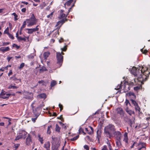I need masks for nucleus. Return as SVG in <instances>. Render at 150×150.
Here are the masks:
<instances>
[{
  "label": "nucleus",
  "instance_id": "7",
  "mask_svg": "<svg viewBox=\"0 0 150 150\" xmlns=\"http://www.w3.org/2000/svg\"><path fill=\"white\" fill-rule=\"evenodd\" d=\"M116 140L121 139L122 134L119 131H115L113 133Z\"/></svg>",
  "mask_w": 150,
  "mask_h": 150
},
{
  "label": "nucleus",
  "instance_id": "17",
  "mask_svg": "<svg viewBox=\"0 0 150 150\" xmlns=\"http://www.w3.org/2000/svg\"><path fill=\"white\" fill-rule=\"evenodd\" d=\"M26 140V144L28 145H30L31 142V140L29 134Z\"/></svg>",
  "mask_w": 150,
  "mask_h": 150
},
{
  "label": "nucleus",
  "instance_id": "50",
  "mask_svg": "<svg viewBox=\"0 0 150 150\" xmlns=\"http://www.w3.org/2000/svg\"><path fill=\"white\" fill-rule=\"evenodd\" d=\"M122 82H121V84L120 85H118V86H117V89H116V88H115V89H117L120 88H122Z\"/></svg>",
  "mask_w": 150,
  "mask_h": 150
},
{
  "label": "nucleus",
  "instance_id": "38",
  "mask_svg": "<svg viewBox=\"0 0 150 150\" xmlns=\"http://www.w3.org/2000/svg\"><path fill=\"white\" fill-rule=\"evenodd\" d=\"M26 21H25L23 22V24L22 25V26L21 28V30H22L25 27L26 25Z\"/></svg>",
  "mask_w": 150,
  "mask_h": 150
},
{
  "label": "nucleus",
  "instance_id": "1",
  "mask_svg": "<svg viewBox=\"0 0 150 150\" xmlns=\"http://www.w3.org/2000/svg\"><path fill=\"white\" fill-rule=\"evenodd\" d=\"M129 70L132 74L137 77V80L140 82L141 84L144 83V82L146 80L150 74L148 68L144 65L139 66L137 68L134 67L129 69Z\"/></svg>",
  "mask_w": 150,
  "mask_h": 150
},
{
  "label": "nucleus",
  "instance_id": "64",
  "mask_svg": "<svg viewBox=\"0 0 150 150\" xmlns=\"http://www.w3.org/2000/svg\"><path fill=\"white\" fill-rule=\"evenodd\" d=\"M5 70H6V69L5 68V67H2L0 69V71H4Z\"/></svg>",
  "mask_w": 150,
  "mask_h": 150
},
{
  "label": "nucleus",
  "instance_id": "18",
  "mask_svg": "<svg viewBox=\"0 0 150 150\" xmlns=\"http://www.w3.org/2000/svg\"><path fill=\"white\" fill-rule=\"evenodd\" d=\"M121 139L116 140V144L118 149L121 147L122 144L121 142Z\"/></svg>",
  "mask_w": 150,
  "mask_h": 150
},
{
  "label": "nucleus",
  "instance_id": "40",
  "mask_svg": "<svg viewBox=\"0 0 150 150\" xmlns=\"http://www.w3.org/2000/svg\"><path fill=\"white\" fill-rule=\"evenodd\" d=\"M125 105L126 106H127V107H128V105H130V104L129 103V101L127 100H126L125 103Z\"/></svg>",
  "mask_w": 150,
  "mask_h": 150
},
{
  "label": "nucleus",
  "instance_id": "55",
  "mask_svg": "<svg viewBox=\"0 0 150 150\" xmlns=\"http://www.w3.org/2000/svg\"><path fill=\"white\" fill-rule=\"evenodd\" d=\"M52 150H58V148L56 146H53L52 147Z\"/></svg>",
  "mask_w": 150,
  "mask_h": 150
},
{
  "label": "nucleus",
  "instance_id": "28",
  "mask_svg": "<svg viewBox=\"0 0 150 150\" xmlns=\"http://www.w3.org/2000/svg\"><path fill=\"white\" fill-rule=\"evenodd\" d=\"M56 84L57 82L56 81L54 80L52 81L50 84V86L51 88H52V87L55 85Z\"/></svg>",
  "mask_w": 150,
  "mask_h": 150
},
{
  "label": "nucleus",
  "instance_id": "46",
  "mask_svg": "<svg viewBox=\"0 0 150 150\" xmlns=\"http://www.w3.org/2000/svg\"><path fill=\"white\" fill-rule=\"evenodd\" d=\"M47 69L46 68L44 67H42L41 69H40V72H42L43 71H46Z\"/></svg>",
  "mask_w": 150,
  "mask_h": 150
},
{
  "label": "nucleus",
  "instance_id": "54",
  "mask_svg": "<svg viewBox=\"0 0 150 150\" xmlns=\"http://www.w3.org/2000/svg\"><path fill=\"white\" fill-rule=\"evenodd\" d=\"M38 83L39 84H41L42 85H43L44 84V83H45L44 81L43 80H41L40 81H38Z\"/></svg>",
  "mask_w": 150,
  "mask_h": 150
},
{
  "label": "nucleus",
  "instance_id": "20",
  "mask_svg": "<svg viewBox=\"0 0 150 150\" xmlns=\"http://www.w3.org/2000/svg\"><path fill=\"white\" fill-rule=\"evenodd\" d=\"M102 131L101 129H98L97 131V139L98 140H99L100 138V137Z\"/></svg>",
  "mask_w": 150,
  "mask_h": 150
},
{
  "label": "nucleus",
  "instance_id": "13",
  "mask_svg": "<svg viewBox=\"0 0 150 150\" xmlns=\"http://www.w3.org/2000/svg\"><path fill=\"white\" fill-rule=\"evenodd\" d=\"M124 88L125 91H128L130 89L129 86L128 84V82L125 81L124 83Z\"/></svg>",
  "mask_w": 150,
  "mask_h": 150
},
{
  "label": "nucleus",
  "instance_id": "45",
  "mask_svg": "<svg viewBox=\"0 0 150 150\" xmlns=\"http://www.w3.org/2000/svg\"><path fill=\"white\" fill-rule=\"evenodd\" d=\"M8 31H9V28L8 27H7L6 30H5V31L4 32V34H8L9 33H8Z\"/></svg>",
  "mask_w": 150,
  "mask_h": 150
},
{
  "label": "nucleus",
  "instance_id": "22",
  "mask_svg": "<svg viewBox=\"0 0 150 150\" xmlns=\"http://www.w3.org/2000/svg\"><path fill=\"white\" fill-rule=\"evenodd\" d=\"M33 113L35 115L36 117L35 118H32L31 119V120L33 122H35L37 118L39 116V113H38L36 114V113L34 111H33Z\"/></svg>",
  "mask_w": 150,
  "mask_h": 150
},
{
  "label": "nucleus",
  "instance_id": "30",
  "mask_svg": "<svg viewBox=\"0 0 150 150\" xmlns=\"http://www.w3.org/2000/svg\"><path fill=\"white\" fill-rule=\"evenodd\" d=\"M89 127L90 128L91 130H90V132H88V134H91L93 133L94 132L93 128L91 126H89Z\"/></svg>",
  "mask_w": 150,
  "mask_h": 150
},
{
  "label": "nucleus",
  "instance_id": "8",
  "mask_svg": "<svg viewBox=\"0 0 150 150\" xmlns=\"http://www.w3.org/2000/svg\"><path fill=\"white\" fill-rule=\"evenodd\" d=\"M138 147L137 149L138 150H141L142 148L146 149V144L144 142H140L138 144Z\"/></svg>",
  "mask_w": 150,
  "mask_h": 150
},
{
  "label": "nucleus",
  "instance_id": "37",
  "mask_svg": "<svg viewBox=\"0 0 150 150\" xmlns=\"http://www.w3.org/2000/svg\"><path fill=\"white\" fill-rule=\"evenodd\" d=\"M38 137L39 138V140L41 144L43 143V140L42 137H41L40 135H38Z\"/></svg>",
  "mask_w": 150,
  "mask_h": 150
},
{
  "label": "nucleus",
  "instance_id": "16",
  "mask_svg": "<svg viewBox=\"0 0 150 150\" xmlns=\"http://www.w3.org/2000/svg\"><path fill=\"white\" fill-rule=\"evenodd\" d=\"M50 143L49 141H48L45 143L44 147L46 149V150H50Z\"/></svg>",
  "mask_w": 150,
  "mask_h": 150
},
{
  "label": "nucleus",
  "instance_id": "24",
  "mask_svg": "<svg viewBox=\"0 0 150 150\" xmlns=\"http://www.w3.org/2000/svg\"><path fill=\"white\" fill-rule=\"evenodd\" d=\"M38 97L40 98L45 99L46 97V95L44 93H41L38 96Z\"/></svg>",
  "mask_w": 150,
  "mask_h": 150
},
{
  "label": "nucleus",
  "instance_id": "36",
  "mask_svg": "<svg viewBox=\"0 0 150 150\" xmlns=\"http://www.w3.org/2000/svg\"><path fill=\"white\" fill-rule=\"evenodd\" d=\"M141 86H137L136 87H134V90L136 91H137L139 89L141 88Z\"/></svg>",
  "mask_w": 150,
  "mask_h": 150
},
{
  "label": "nucleus",
  "instance_id": "51",
  "mask_svg": "<svg viewBox=\"0 0 150 150\" xmlns=\"http://www.w3.org/2000/svg\"><path fill=\"white\" fill-rule=\"evenodd\" d=\"M19 145L20 144H17L14 145V147L15 148L16 150L18 149Z\"/></svg>",
  "mask_w": 150,
  "mask_h": 150
},
{
  "label": "nucleus",
  "instance_id": "44",
  "mask_svg": "<svg viewBox=\"0 0 150 150\" xmlns=\"http://www.w3.org/2000/svg\"><path fill=\"white\" fill-rule=\"evenodd\" d=\"M60 128L57 124L56 125V130L57 131L59 132L60 131Z\"/></svg>",
  "mask_w": 150,
  "mask_h": 150
},
{
  "label": "nucleus",
  "instance_id": "32",
  "mask_svg": "<svg viewBox=\"0 0 150 150\" xmlns=\"http://www.w3.org/2000/svg\"><path fill=\"white\" fill-rule=\"evenodd\" d=\"M73 1V0H69L65 3V4L69 6L71 4V3Z\"/></svg>",
  "mask_w": 150,
  "mask_h": 150
},
{
  "label": "nucleus",
  "instance_id": "42",
  "mask_svg": "<svg viewBox=\"0 0 150 150\" xmlns=\"http://www.w3.org/2000/svg\"><path fill=\"white\" fill-rule=\"evenodd\" d=\"M10 44L9 42H2V46H6L8 45H9Z\"/></svg>",
  "mask_w": 150,
  "mask_h": 150
},
{
  "label": "nucleus",
  "instance_id": "52",
  "mask_svg": "<svg viewBox=\"0 0 150 150\" xmlns=\"http://www.w3.org/2000/svg\"><path fill=\"white\" fill-rule=\"evenodd\" d=\"M84 148L86 150H89V147L87 145H85L84 146Z\"/></svg>",
  "mask_w": 150,
  "mask_h": 150
},
{
  "label": "nucleus",
  "instance_id": "53",
  "mask_svg": "<svg viewBox=\"0 0 150 150\" xmlns=\"http://www.w3.org/2000/svg\"><path fill=\"white\" fill-rule=\"evenodd\" d=\"M108 147L109 149V150H113L112 148V146L111 145L110 143H108Z\"/></svg>",
  "mask_w": 150,
  "mask_h": 150
},
{
  "label": "nucleus",
  "instance_id": "31",
  "mask_svg": "<svg viewBox=\"0 0 150 150\" xmlns=\"http://www.w3.org/2000/svg\"><path fill=\"white\" fill-rule=\"evenodd\" d=\"M130 100L131 101L132 103L133 104L134 107L138 105V103L134 100L132 99H131Z\"/></svg>",
  "mask_w": 150,
  "mask_h": 150
},
{
  "label": "nucleus",
  "instance_id": "4",
  "mask_svg": "<svg viewBox=\"0 0 150 150\" xmlns=\"http://www.w3.org/2000/svg\"><path fill=\"white\" fill-rule=\"evenodd\" d=\"M26 21L28 23V26H31L36 24V19L35 18L33 14H32L31 18L29 19H27Z\"/></svg>",
  "mask_w": 150,
  "mask_h": 150
},
{
  "label": "nucleus",
  "instance_id": "47",
  "mask_svg": "<svg viewBox=\"0 0 150 150\" xmlns=\"http://www.w3.org/2000/svg\"><path fill=\"white\" fill-rule=\"evenodd\" d=\"M83 132V129L81 128V127H80V128L79 129V133L80 134H81V133Z\"/></svg>",
  "mask_w": 150,
  "mask_h": 150
},
{
  "label": "nucleus",
  "instance_id": "58",
  "mask_svg": "<svg viewBox=\"0 0 150 150\" xmlns=\"http://www.w3.org/2000/svg\"><path fill=\"white\" fill-rule=\"evenodd\" d=\"M13 47H16L17 49H18L19 48V46H18L17 45L15 44H13Z\"/></svg>",
  "mask_w": 150,
  "mask_h": 150
},
{
  "label": "nucleus",
  "instance_id": "2",
  "mask_svg": "<svg viewBox=\"0 0 150 150\" xmlns=\"http://www.w3.org/2000/svg\"><path fill=\"white\" fill-rule=\"evenodd\" d=\"M104 130L107 137L110 138L112 137V133L115 132V129L113 125L109 124L105 127Z\"/></svg>",
  "mask_w": 150,
  "mask_h": 150
},
{
  "label": "nucleus",
  "instance_id": "57",
  "mask_svg": "<svg viewBox=\"0 0 150 150\" xmlns=\"http://www.w3.org/2000/svg\"><path fill=\"white\" fill-rule=\"evenodd\" d=\"M101 150H108L106 146H104Z\"/></svg>",
  "mask_w": 150,
  "mask_h": 150
},
{
  "label": "nucleus",
  "instance_id": "33",
  "mask_svg": "<svg viewBox=\"0 0 150 150\" xmlns=\"http://www.w3.org/2000/svg\"><path fill=\"white\" fill-rule=\"evenodd\" d=\"M135 108L136 111L140 112V108L139 107L138 105H137L136 106L134 107Z\"/></svg>",
  "mask_w": 150,
  "mask_h": 150
},
{
  "label": "nucleus",
  "instance_id": "34",
  "mask_svg": "<svg viewBox=\"0 0 150 150\" xmlns=\"http://www.w3.org/2000/svg\"><path fill=\"white\" fill-rule=\"evenodd\" d=\"M127 112L130 115H132V114H134V112L133 111H132L131 110H129V111H128Z\"/></svg>",
  "mask_w": 150,
  "mask_h": 150
},
{
  "label": "nucleus",
  "instance_id": "23",
  "mask_svg": "<svg viewBox=\"0 0 150 150\" xmlns=\"http://www.w3.org/2000/svg\"><path fill=\"white\" fill-rule=\"evenodd\" d=\"M50 54V53L49 52H47L43 53V56L45 59L46 60L47 58L49 57Z\"/></svg>",
  "mask_w": 150,
  "mask_h": 150
},
{
  "label": "nucleus",
  "instance_id": "39",
  "mask_svg": "<svg viewBox=\"0 0 150 150\" xmlns=\"http://www.w3.org/2000/svg\"><path fill=\"white\" fill-rule=\"evenodd\" d=\"M12 15L14 17V20L15 21H16L18 20V18H17L18 17V16L15 13H12Z\"/></svg>",
  "mask_w": 150,
  "mask_h": 150
},
{
  "label": "nucleus",
  "instance_id": "49",
  "mask_svg": "<svg viewBox=\"0 0 150 150\" xmlns=\"http://www.w3.org/2000/svg\"><path fill=\"white\" fill-rule=\"evenodd\" d=\"M59 123L61 126H62L63 127H64V129H66V126H64V124L62 123L61 122H59Z\"/></svg>",
  "mask_w": 150,
  "mask_h": 150
},
{
  "label": "nucleus",
  "instance_id": "61",
  "mask_svg": "<svg viewBox=\"0 0 150 150\" xmlns=\"http://www.w3.org/2000/svg\"><path fill=\"white\" fill-rule=\"evenodd\" d=\"M59 106L60 108V110L61 111L62 109V105L60 104H59Z\"/></svg>",
  "mask_w": 150,
  "mask_h": 150
},
{
  "label": "nucleus",
  "instance_id": "11",
  "mask_svg": "<svg viewBox=\"0 0 150 150\" xmlns=\"http://www.w3.org/2000/svg\"><path fill=\"white\" fill-rule=\"evenodd\" d=\"M128 138L127 135V133L125 132L124 134V138L123 139V141L125 142L126 144H128Z\"/></svg>",
  "mask_w": 150,
  "mask_h": 150
},
{
  "label": "nucleus",
  "instance_id": "6",
  "mask_svg": "<svg viewBox=\"0 0 150 150\" xmlns=\"http://www.w3.org/2000/svg\"><path fill=\"white\" fill-rule=\"evenodd\" d=\"M23 94L25 96L24 98L26 99H30L33 98V94L32 93L24 91Z\"/></svg>",
  "mask_w": 150,
  "mask_h": 150
},
{
  "label": "nucleus",
  "instance_id": "14",
  "mask_svg": "<svg viewBox=\"0 0 150 150\" xmlns=\"http://www.w3.org/2000/svg\"><path fill=\"white\" fill-rule=\"evenodd\" d=\"M24 134V136H23L21 135V134H20L19 135H18L16 138L15 140H17L19 139H20L22 138H23L24 139H25V135L27 134V133L26 132H24V133H23Z\"/></svg>",
  "mask_w": 150,
  "mask_h": 150
},
{
  "label": "nucleus",
  "instance_id": "41",
  "mask_svg": "<svg viewBox=\"0 0 150 150\" xmlns=\"http://www.w3.org/2000/svg\"><path fill=\"white\" fill-rule=\"evenodd\" d=\"M79 137V136L77 135L75 137H74L73 138H71V140L72 141H74L76 140Z\"/></svg>",
  "mask_w": 150,
  "mask_h": 150
},
{
  "label": "nucleus",
  "instance_id": "35",
  "mask_svg": "<svg viewBox=\"0 0 150 150\" xmlns=\"http://www.w3.org/2000/svg\"><path fill=\"white\" fill-rule=\"evenodd\" d=\"M52 128V126L51 125L48 126L47 127V133L48 134H50L51 133V131L50 130V129Z\"/></svg>",
  "mask_w": 150,
  "mask_h": 150
},
{
  "label": "nucleus",
  "instance_id": "60",
  "mask_svg": "<svg viewBox=\"0 0 150 150\" xmlns=\"http://www.w3.org/2000/svg\"><path fill=\"white\" fill-rule=\"evenodd\" d=\"M61 49L62 51H66L67 50V48H66V46L64 47L63 48H61Z\"/></svg>",
  "mask_w": 150,
  "mask_h": 150
},
{
  "label": "nucleus",
  "instance_id": "15",
  "mask_svg": "<svg viewBox=\"0 0 150 150\" xmlns=\"http://www.w3.org/2000/svg\"><path fill=\"white\" fill-rule=\"evenodd\" d=\"M67 21V19H62L60 20V21H58L57 23V24L56 25V26H57L60 24V26L58 28H60V27L64 23L65 21Z\"/></svg>",
  "mask_w": 150,
  "mask_h": 150
},
{
  "label": "nucleus",
  "instance_id": "25",
  "mask_svg": "<svg viewBox=\"0 0 150 150\" xmlns=\"http://www.w3.org/2000/svg\"><path fill=\"white\" fill-rule=\"evenodd\" d=\"M127 95L129 96H130L131 98H133V99H135L136 98V96L132 92H130L127 94Z\"/></svg>",
  "mask_w": 150,
  "mask_h": 150
},
{
  "label": "nucleus",
  "instance_id": "43",
  "mask_svg": "<svg viewBox=\"0 0 150 150\" xmlns=\"http://www.w3.org/2000/svg\"><path fill=\"white\" fill-rule=\"evenodd\" d=\"M7 35L8 36L9 38L13 40L14 39V37L13 36V35L9 33Z\"/></svg>",
  "mask_w": 150,
  "mask_h": 150
},
{
  "label": "nucleus",
  "instance_id": "27",
  "mask_svg": "<svg viewBox=\"0 0 150 150\" xmlns=\"http://www.w3.org/2000/svg\"><path fill=\"white\" fill-rule=\"evenodd\" d=\"M17 39L19 41L22 40H23L25 41L26 40V39L25 38V36H24V37L23 38L21 37V36H19L18 37Z\"/></svg>",
  "mask_w": 150,
  "mask_h": 150
},
{
  "label": "nucleus",
  "instance_id": "62",
  "mask_svg": "<svg viewBox=\"0 0 150 150\" xmlns=\"http://www.w3.org/2000/svg\"><path fill=\"white\" fill-rule=\"evenodd\" d=\"M26 11V9L25 8H23L21 9V11L23 13H25Z\"/></svg>",
  "mask_w": 150,
  "mask_h": 150
},
{
  "label": "nucleus",
  "instance_id": "5",
  "mask_svg": "<svg viewBox=\"0 0 150 150\" xmlns=\"http://www.w3.org/2000/svg\"><path fill=\"white\" fill-rule=\"evenodd\" d=\"M11 95V94L10 93L6 94V92L2 90L0 94V98L4 99H8Z\"/></svg>",
  "mask_w": 150,
  "mask_h": 150
},
{
  "label": "nucleus",
  "instance_id": "10",
  "mask_svg": "<svg viewBox=\"0 0 150 150\" xmlns=\"http://www.w3.org/2000/svg\"><path fill=\"white\" fill-rule=\"evenodd\" d=\"M117 112L118 114H120L122 117L124 116V111L121 108H119L117 109Z\"/></svg>",
  "mask_w": 150,
  "mask_h": 150
},
{
  "label": "nucleus",
  "instance_id": "56",
  "mask_svg": "<svg viewBox=\"0 0 150 150\" xmlns=\"http://www.w3.org/2000/svg\"><path fill=\"white\" fill-rule=\"evenodd\" d=\"M53 12H52L50 14L48 15L47 16V18H51L52 15L53 14Z\"/></svg>",
  "mask_w": 150,
  "mask_h": 150
},
{
  "label": "nucleus",
  "instance_id": "3",
  "mask_svg": "<svg viewBox=\"0 0 150 150\" xmlns=\"http://www.w3.org/2000/svg\"><path fill=\"white\" fill-rule=\"evenodd\" d=\"M64 54L62 52L61 53L57 52L56 58L57 60V63L59 64L60 67L62 64L63 61V57L62 55V54Z\"/></svg>",
  "mask_w": 150,
  "mask_h": 150
},
{
  "label": "nucleus",
  "instance_id": "21",
  "mask_svg": "<svg viewBox=\"0 0 150 150\" xmlns=\"http://www.w3.org/2000/svg\"><path fill=\"white\" fill-rule=\"evenodd\" d=\"M15 84H14V85H13L11 83L8 86V89H17L18 88V86H15Z\"/></svg>",
  "mask_w": 150,
  "mask_h": 150
},
{
  "label": "nucleus",
  "instance_id": "63",
  "mask_svg": "<svg viewBox=\"0 0 150 150\" xmlns=\"http://www.w3.org/2000/svg\"><path fill=\"white\" fill-rule=\"evenodd\" d=\"M148 52V50H145L143 52V53L145 54H147V53Z\"/></svg>",
  "mask_w": 150,
  "mask_h": 150
},
{
  "label": "nucleus",
  "instance_id": "59",
  "mask_svg": "<svg viewBox=\"0 0 150 150\" xmlns=\"http://www.w3.org/2000/svg\"><path fill=\"white\" fill-rule=\"evenodd\" d=\"M12 74V71L11 70L9 71V72L8 73V76H10V75H11Z\"/></svg>",
  "mask_w": 150,
  "mask_h": 150
},
{
  "label": "nucleus",
  "instance_id": "9",
  "mask_svg": "<svg viewBox=\"0 0 150 150\" xmlns=\"http://www.w3.org/2000/svg\"><path fill=\"white\" fill-rule=\"evenodd\" d=\"M38 25H37L35 28H34L27 29V30H28V33L29 34H32L34 32H35L38 31L39 29L38 28Z\"/></svg>",
  "mask_w": 150,
  "mask_h": 150
},
{
  "label": "nucleus",
  "instance_id": "12",
  "mask_svg": "<svg viewBox=\"0 0 150 150\" xmlns=\"http://www.w3.org/2000/svg\"><path fill=\"white\" fill-rule=\"evenodd\" d=\"M10 50V48L8 47H1L0 48V51L2 52L3 53L9 51Z\"/></svg>",
  "mask_w": 150,
  "mask_h": 150
},
{
  "label": "nucleus",
  "instance_id": "26",
  "mask_svg": "<svg viewBox=\"0 0 150 150\" xmlns=\"http://www.w3.org/2000/svg\"><path fill=\"white\" fill-rule=\"evenodd\" d=\"M35 55V53L31 54L28 56V57L29 59H32L34 58Z\"/></svg>",
  "mask_w": 150,
  "mask_h": 150
},
{
  "label": "nucleus",
  "instance_id": "29",
  "mask_svg": "<svg viewBox=\"0 0 150 150\" xmlns=\"http://www.w3.org/2000/svg\"><path fill=\"white\" fill-rule=\"evenodd\" d=\"M68 15V13H67V14L66 16V15L65 14L63 13H61L60 16L59 17V18L60 19L62 18L65 17H66Z\"/></svg>",
  "mask_w": 150,
  "mask_h": 150
},
{
  "label": "nucleus",
  "instance_id": "19",
  "mask_svg": "<svg viewBox=\"0 0 150 150\" xmlns=\"http://www.w3.org/2000/svg\"><path fill=\"white\" fill-rule=\"evenodd\" d=\"M59 28H57V29H56L54 31V33L52 35V37H55L57 36V35H59Z\"/></svg>",
  "mask_w": 150,
  "mask_h": 150
},
{
  "label": "nucleus",
  "instance_id": "48",
  "mask_svg": "<svg viewBox=\"0 0 150 150\" xmlns=\"http://www.w3.org/2000/svg\"><path fill=\"white\" fill-rule=\"evenodd\" d=\"M25 64L24 63H23L21 64L20 67H18L19 69H21L24 66Z\"/></svg>",
  "mask_w": 150,
  "mask_h": 150
}]
</instances>
